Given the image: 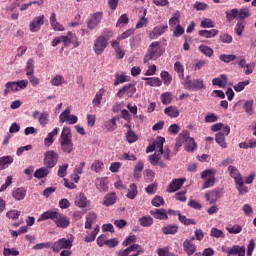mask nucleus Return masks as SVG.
I'll return each instance as SVG.
<instances>
[{
  "instance_id": "obj_1",
  "label": "nucleus",
  "mask_w": 256,
  "mask_h": 256,
  "mask_svg": "<svg viewBox=\"0 0 256 256\" xmlns=\"http://www.w3.org/2000/svg\"><path fill=\"white\" fill-rule=\"evenodd\" d=\"M49 219H51V221L55 223L56 227H59L60 229H67V227L71 225V220H69V217H67L65 214H61L59 209H52L43 212L40 215L38 222L47 221Z\"/></svg>"
},
{
  "instance_id": "obj_2",
  "label": "nucleus",
  "mask_w": 256,
  "mask_h": 256,
  "mask_svg": "<svg viewBox=\"0 0 256 256\" xmlns=\"http://www.w3.org/2000/svg\"><path fill=\"white\" fill-rule=\"evenodd\" d=\"M59 143L63 153H73V135L71 134V128L64 126L59 138Z\"/></svg>"
},
{
  "instance_id": "obj_3",
  "label": "nucleus",
  "mask_w": 256,
  "mask_h": 256,
  "mask_svg": "<svg viewBox=\"0 0 256 256\" xmlns=\"http://www.w3.org/2000/svg\"><path fill=\"white\" fill-rule=\"evenodd\" d=\"M63 43L64 47H69L70 45H73V47L77 48L81 43H79V38H77V35H75L73 32L68 31L65 36H58L55 37L51 45L52 47H57V45H60Z\"/></svg>"
},
{
  "instance_id": "obj_4",
  "label": "nucleus",
  "mask_w": 256,
  "mask_h": 256,
  "mask_svg": "<svg viewBox=\"0 0 256 256\" xmlns=\"http://www.w3.org/2000/svg\"><path fill=\"white\" fill-rule=\"evenodd\" d=\"M157 57H161V42L155 41L152 42L148 48V52L144 56L143 62L149 63L152 59H157Z\"/></svg>"
},
{
  "instance_id": "obj_5",
  "label": "nucleus",
  "mask_w": 256,
  "mask_h": 256,
  "mask_svg": "<svg viewBox=\"0 0 256 256\" xmlns=\"http://www.w3.org/2000/svg\"><path fill=\"white\" fill-rule=\"evenodd\" d=\"M215 175H217V170L213 168L201 173V179H206L202 185V189H209V187H213V185H215Z\"/></svg>"
},
{
  "instance_id": "obj_6",
  "label": "nucleus",
  "mask_w": 256,
  "mask_h": 256,
  "mask_svg": "<svg viewBox=\"0 0 256 256\" xmlns=\"http://www.w3.org/2000/svg\"><path fill=\"white\" fill-rule=\"evenodd\" d=\"M71 247H73V241L67 238H60L56 242H52L53 253H59V251L71 249Z\"/></svg>"
},
{
  "instance_id": "obj_7",
  "label": "nucleus",
  "mask_w": 256,
  "mask_h": 256,
  "mask_svg": "<svg viewBox=\"0 0 256 256\" xmlns=\"http://www.w3.org/2000/svg\"><path fill=\"white\" fill-rule=\"evenodd\" d=\"M58 161H59V154H57V152L50 150L44 154V165L48 169H53V167L57 165Z\"/></svg>"
},
{
  "instance_id": "obj_8",
  "label": "nucleus",
  "mask_w": 256,
  "mask_h": 256,
  "mask_svg": "<svg viewBox=\"0 0 256 256\" xmlns=\"http://www.w3.org/2000/svg\"><path fill=\"white\" fill-rule=\"evenodd\" d=\"M231 133V128L229 126H224V128L219 131L215 136V141L220 145L222 149H227V142L225 137Z\"/></svg>"
},
{
  "instance_id": "obj_9",
  "label": "nucleus",
  "mask_w": 256,
  "mask_h": 256,
  "mask_svg": "<svg viewBox=\"0 0 256 256\" xmlns=\"http://www.w3.org/2000/svg\"><path fill=\"white\" fill-rule=\"evenodd\" d=\"M222 253H227L228 256L238 255L245 256V246L233 245L232 247H221Z\"/></svg>"
},
{
  "instance_id": "obj_10",
  "label": "nucleus",
  "mask_w": 256,
  "mask_h": 256,
  "mask_svg": "<svg viewBox=\"0 0 256 256\" xmlns=\"http://www.w3.org/2000/svg\"><path fill=\"white\" fill-rule=\"evenodd\" d=\"M184 87L188 91H201V89H205V82L202 79L188 80L185 82Z\"/></svg>"
},
{
  "instance_id": "obj_11",
  "label": "nucleus",
  "mask_w": 256,
  "mask_h": 256,
  "mask_svg": "<svg viewBox=\"0 0 256 256\" xmlns=\"http://www.w3.org/2000/svg\"><path fill=\"white\" fill-rule=\"evenodd\" d=\"M107 45H109V42H107V40L104 39L103 36H99L94 41V53H96V55H103V52L105 51V49H107Z\"/></svg>"
},
{
  "instance_id": "obj_12",
  "label": "nucleus",
  "mask_w": 256,
  "mask_h": 256,
  "mask_svg": "<svg viewBox=\"0 0 256 256\" xmlns=\"http://www.w3.org/2000/svg\"><path fill=\"white\" fill-rule=\"evenodd\" d=\"M137 93V88L134 84H126L124 85L119 91L117 92L116 96L119 97V99H123V96L126 95L127 97H133Z\"/></svg>"
},
{
  "instance_id": "obj_13",
  "label": "nucleus",
  "mask_w": 256,
  "mask_h": 256,
  "mask_svg": "<svg viewBox=\"0 0 256 256\" xmlns=\"http://www.w3.org/2000/svg\"><path fill=\"white\" fill-rule=\"evenodd\" d=\"M102 20H103V12H96L92 14L90 19L87 22L88 29L93 31V29H95V27H97V25H99V23H101Z\"/></svg>"
},
{
  "instance_id": "obj_14",
  "label": "nucleus",
  "mask_w": 256,
  "mask_h": 256,
  "mask_svg": "<svg viewBox=\"0 0 256 256\" xmlns=\"http://www.w3.org/2000/svg\"><path fill=\"white\" fill-rule=\"evenodd\" d=\"M185 181H187L186 178L173 179L167 187V193H175V191H179L185 184Z\"/></svg>"
},
{
  "instance_id": "obj_15",
  "label": "nucleus",
  "mask_w": 256,
  "mask_h": 256,
  "mask_svg": "<svg viewBox=\"0 0 256 256\" xmlns=\"http://www.w3.org/2000/svg\"><path fill=\"white\" fill-rule=\"evenodd\" d=\"M167 29H169V26L167 24H160L154 27L152 32H150L149 37L150 39H157L161 37V35L167 33Z\"/></svg>"
},
{
  "instance_id": "obj_16",
  "label": "nucleus",
  "mask_w": 256,
  "mask_h": 256,
  "mask_svg": "<svg viewBox=\"0 0 256 256\" xmlns=\"http://www.w3.org/2000/svg\"><path fill=\"white\" fill-rule=\"evenodd\" d=\"M75 205L80 209H90L91 208V201L87 200V197L83 193H80L75 198Z\"/></svg>"
},
{
  "instance_id": "obj_17",
  "label": "nucleus",
  "mask_w": 256,
  "mask_h": 256,
  "mask_svg": "<svg viewBox=\"0 0 256 256\" xmlns=\"http://www.w3.org/2000/svg\"><path fill=\"white\" fill-rule=\"evenodd\" d=\"M182 133H186V135H184V143H186L185 150L188 152L195 151V149H197V143L195 142V139L189 137V131L187 130H184Z\"/></svg>"
},
{
  "instance_id": "obj_18",
  "label": "nucleus",
  "mask_w": 256,
  "mask_h": 256,
  "mask_svg": "<svg viewBox=\"0 0 256 256\" xmlns=\"http://www.w3.org/2000/svg\"><path fill=\"white\" fill-rule=\"evenodd\" d=\"M45 23V16H37L33 19V21L30 23V31L31 33H37L41 29V26Z\"/></svg>"
},
{
  "instance_id": "obj_19",
  "label": "nucleus",
  "mask_w": 256,
  "mask_h": 256,
  "mask_svg": "<svg viewBox=\"0 0 256 256\" xmlns=\"http://www.w3.org/2000/svg\"><path fill=\"white\" fill-rule=\"evenodd\" d=\"M223 197V191L221 189H214L208 193L205 194V198L209 203H217L218 199H221Z\"/></svg>"
},
{
  "instance_id": "obj_20",
  "label": "nucleus",
  "mask_w": 256,
  "mask_h": 256,
  "mask_svg": "<svg viewBox=\"0 0 256 256\" xmlns=\"http://www.w3.org/2000/svg\"><path fill=\"white\" fill-rule=\"evenodd\" d=\"M150 215L154 216V219H160V221H167V219H169V216L167 215V210L165 209L151 210Z\"/></svg>"
},
{
  "instance_id": "obj_21",
  "label": "nucleus",
  "mask_w": 256,
  "mask_h": 256,
  "mask_svg": "<svg viewBox=\"0 0 256 256\" xmlns=\"http://www.w3.org/2000/svg\"><path fill=\"white\" fill-rule=\"evenodd\" d=\"M124 127H126L127 132H126V141L128 143H135L137 142V140L139 139V136H137V134H135V131H133V129H131V125L129 124H125Z\"/></svg>"
},
{
  "instance_id": "obj_22",
  "label": "nucleus",
  "mask_w": 256,
  "mask_h": 256,
  "mask_svg": "<svg viewBox=\"0 0 256 256\" xmlns=\"http://www.w3.org/2000/svg\"><path fill=\"white\" fill-rule=\"evenodd\" d=\"M183 249L188 256H191L197 251V246L191 240H185L183 242Z\"/></svg>"
},
{
  "instance_id": "obj_23",
  "label": "nucleus",
  "mask_w": 256,
  "mask_h": 256,
  "mask_svg": "<svg viewBox=\"0 0 256 256\" xmlns=\"http://www.w3.org/2000/svg\"><path fill=\"white\" fill-rule=\"evenodd\" d=\"M27 195V190L23 187L16 188L12 191V197L15 201H23Z\"/></svg>"
},
{
  "instance_id": "obj_24",
  "label": "nucleus",
  "mask_w": 256,
  "mask_h": 256,
  "mask_svg": "<svg viewBox=\"0 0 256 256\" xmlns=\"http://www.w3.org/2000/svg\"><path fill=\"white\" fill-rule=\"evenodd\" d=\"M142 81H146L145 85H148L149 87H161V85H163V81H161L159 77H142Z\"/></svg>"
},
{
  "instance_id": "obj_25",
  "label": "nucleus",
  "mask_w": 256,
  "mask_h": 256,
  "mask_svg": "<svg viewBox=\"0 0 256 256\" xmlns=\"http://www.w3.org/2000/svg\"><path fill=\"white\" fill-rule=\"evenodd\" d=\"M59 135V128H54L52 132L48 133L47 137L44 139V145L46 147H51L55 143V136Z\"/></svg>"
},
{
  "instance_id": "obj_26",
  "label": "nucleus",
  "mask_w": 256,
  "mask_h": 256,
  "mask_svg": "<svg viewBox=\"0 0 256 256\" xmlns=\"http://www.w3.org/2000/svg\"><path fill=\"white\" fill-rule=\"evenodd\" d=\"M179 231V226L176 224H168L162 228L164 235H175Z\"/></svg>"
},
{
  "instance_id": "obj_27",
  "label": "nucleus",
  "mask_w": 256,
  "mask_h": 256,
  "mask_svg": "<svg viewBox=\"0 0 256 256\" xmlns=\"http://www.w3.org/2000/svg\"><path fill=\"white\" fill-rule=\"evenodd\" d=\"M236 189L239 192V195H245V193H249V188L245 186V180L243 178L238 179L236 182Z\"/></svg>"
},
{
  "instance_id": "obj_28",
  "label": "nucleus",
  "mask_w": 256,
  "mask_h": 256,
  "mask_svg": "<svg viewBox=\"0 0 256 256\" xmlns=\"http://www.w3.org/2000/svg\"><path fill=\"white\" fill-rule=\"evenodd\" d=\"M97 222V214L95 212H90L86 216L85 229H91L93 227V223Z\"/></svg>"
},
{
  "instance_id": "obj_29",
  "label": "nucleus",
  "mask_w": 256,
  "mask_h": 256,
  "mask_svg": "<svg viewBox=\"0 0 256 256\" xmlns=\"http://www.w3.org/2000/svg\"><path fill=\"white\" fill-rule=\"evenodd\" d=\"M212 85H217L218 87H220L222 89L225 88L227 85V75L222 74V75H220V77L214 78L212 80Z\"/></svg>"
},
{
  "instance_id": "obj_30",
  "label": "nucleus",
  "mask_w": 256,
  "mask_h": 256,
  "mask_svg": "<svg viewBox=\"0 0 256 256\" xmlns=\"http://www.w3.org/2000/svg\"><path fill=\"white\" fill-rule=\"evenodd\" d=\"M96 187L97 189H99V191H104V193H107V191H109V186L107 185V178H97Z\"/></svg>"
},
{
  "instance_id": "obj_31",
  "label": "nucleus",
  "mask_w": 256,
  "mask_h": 256,
  "mask_svg": "<svg viewBox=\"0 0 256 256\" xmlns=\"http://www.w3.org/2000/svg\"><path fill=\"white\" fill-rule=\"evenodd\" d=\"M49 173H51L50 168H47V166L41 167L35 171L34 177L36 179H44V177H47V175H49Z\"/></svg>"
},
{
  "instance_id": "obj_32",
  "label": "nucleus",
  "mask_w": 256,
  "mask_h": 256,
  "mask_svg": "<svg viewBox=\"0 0 256 256\" xmlns=\"http://www.w3.org/2000/svg\"><path fill=\"white\" fill-rule=\"evenodd\" d=\"M26 77H29V75H34L35 74V60L33 58H29L28 61L26 62Z\"/></svg>"
},
{
  "instance_id": "obj_33",
  "label": "nucleus",
  "mask_w": 256,
  "mask_h": 256,
  "mask_svg": "<svg viewBox=\"0 0 256 256\" xmlns=\"http://www.w3.org/2000/svg\"><path fill=\"white\" fill-rule=\"evenodd\" d=\"M138 223H140L141 227H151L154 223V220L150 215H145L139 218Z\"/></svg>"
},
{
  "instance_id": "obj_34",
  "label": "nucleus",
  "mask_w": 256,
  "mask_h": 256,
  "mask_svg": "<svg viewBox=\"0 0 256 256\" xmlns=\"http://www.w3.org/2000/svg\"><path fill=\"white\" fill-rule=\"evenodd\" d=\"M164 113L171 119H175L179 115V109L176 106H169L164 109Z\"/></svg>"
},
{
  "instance_id": "obj_35",
  "label": "nucleus",
  "mask_w": 256,
  "mask_h": 256,
  "mask_svg": "<svg viewBox=\"0 0 256 256\" xmlns=\"http://www.w3.org/2000/svg\"><path fill=\"white\" fill-rule=\"evenodd\" d=\"M13 163V157L11 156H2L0 157V171L7 169Z\"/></svg>"
},
{
  "instance_id": "obj_36",
  "label": "nucleus",
  "mask_w": 256,
  "mask_h": 256,
  "mask_svg": "<svg viewBox=\"0 0 256 256\" xmlns=\"http://www.w3.org/2000/svg\"><path fill=\"white\" fill-rule=\"evenodd\" d=\"M179 23H181V12L176 11L169 20V26L175 28L180 25Z\"/></svg>"
},
{
  "instance_id": "obj_37",
  "label": "nucleus",
  "mask_w": 256,
  "mask_h": 256,
  "mask_svg": "<svg viewBox=\"0 0 256 256\" xmlns=\"http://www.w3.org/2000/svg\"><path fill=\"white\" fill-rule=\"evenodd\" d=\"M219 34V30L212 29V30H200L199 35L200 37H205L206 39H211Z\"/></svg>"
},
{
  "instance_id": "obj_38",
  "label": "nucleus",
  "mask_w": 256,
  "mask_h": 256,
  "mask_svg": "<svg viewBox=\"0 0 256 256\" xmlns=\"http://www.w3.org/2000/svg\"><path fill=\"white\" fill-rule=\"evenodd\" d=\"M38 123L41 127H47V125L49 124V112L44 111L40 113L38 117Z\"/></svg>"
},
{
  "instance_id": "obj_39",
  "label": "nucleus",
  "mask_w": 256,
  "mask_h": 256,
  "mask_svg": "<svg viewBox=\"0 0 256 256\" xmlns=\"http://www.w3.org/2000/svg\"><path fill=\"white\" fill-rule=\"evenodd\" d=\"M228 172L230 177L234 179L236 182L238 179H243V176H241V173H239V169H237L235 166H228Z\"/></svg>"
},
{
  "instance_id": "obj_40",
  "label": "nucleus",
  "mask_w": 256,
  "mask_h": 256,
  "mask_svg": "<svg viewBox=\"0 0 256 256\" xmlns=\"http://www.w3.org/2000/svg\"><path fill=\"white\" fill-rule=\"evenodd\" d=\"M17 92L19 91V88H17V82H8L5 84V90H4V96L7 97L9 93Z\"/></svg>"
},
{
  "instance_id": "obj_41",
  "label": "nucleus",
  "mask_w": 256,
  "mask_h": 256,
  "mask_svg": "<svg viewBox=\"0 0 256 256\" xmlns=\"http://www.w3.org/2000/svg\"><path fill=\"white\" fill-rule=\"evenodd\" d=\"M115 201H117V196L115 193H109L105 196L103 205L106 207H111V205H115Z\"/></svg>"
},
{
  "instance_id": "obj_42",
  "label": "nucleus",
  "mask_w": 256,
  "mask_h": 256,
  "mask_svg": "<svg viewBox=\"0 0 256 256\" xmlns=\"http://www.w3.org/2000/svg\"><path fill=\"white\" fill-rule=\"evenodd\" d=\"M103 95H105V89L101 88L95 95L92 103L94 107H99L101 105V101H103Z\"/></svg>"
},
{
  "instance_id": "obj_43",
  "label": "nucleus",
  "mask_w": 256,
  "mask_h": 256,
  "mask_svg": "<svg viewBox=\"0 0 256 256\" xmlns=\"http://www.w3.org/2000/svg\"><path fill=\"white\" fill-rule=\"evenodd\" d=\"M185 135H187V132L179 134L176 145L174 147V155H177V153L179 152V148H181L183 146V143H185Z\"/></svg>"
},
{
  "instance_id": "obj_44",
  "label": "nucleus",
  "mask_w": 256,
  "mask_h": 256,
  "mask_svg": "<svg viewBox=\"0 0 256 256\" xmlns=\"http://www.w3.org/2000/svg\"><path fill=\"white\" fill-rule=\"evenodd\" d=\"M178 220L180 221V223H182V225H197L195 219H189L187 218V216L181 215V212H178Z\"/></svg>"
},
{
  "instance_id": "obj_45",
  "label": "nucleus",
  "mask_w": 256,
  "mask_h": 256,
  "mask_svg": "<svg viewBox=\"0 0 256 256\" xmlns=\"http://www.w3.org/2000/svg\"><path fill=\"white\" fill-rule=\"evenodd\" d=\"M139 195V191L137 190V184H131L130 188L128 190V193L126 195V197L128 199H135V197Z\"/></svg>"
},
{
  "instance_id": "obj_46",
  "label": "nucleus",
  "mask_w": 256,
  "mask_h": 256,
  "mask_svg": "<svg viewBox=\"0 0 256 256\" xmlns=\"http://www.w3.org/2000/svg\"><path fill=\"white\" fill-rule=\"evenodd\" d=\"M250 16L251 13L249 12V8H242L240 10H237L238 21H243V19H247V17Z\"/></svg>"
},
{
  "instance_id": "obj_47",
  "label": "nucleus",
  "mask_w": 256,
  "mask_h": 256,
  "mask_svg": "<svg viewBox=\"0 0 256 256\" xmlns=\"http://www.w3.org/2000/svg\"><path fill=\"white\" fill-rule=\"evenodd\" d=\"M104 166L105 164H103V161L95 160L91 165V170L95 171V173H101V171H103Z\"/></svg>"
},
{
  "instance_id": "obj_48",
  "label": "nucleus",
  "mask_w": 256,
  "mask_h": 256,
  "mask_svg": "<svg viewBox=\"0 0 256 256\" xmlns=\"http://www.w3.org/2000/svg\"><path fill=\"white\" fill-rule=\"evenodd\" d=\"M174 71L178 73V76L180 77V79H183V77H185V68L183 67V64H181V62L179 61L175 62Z\"/></svg>"
},
{
  "instance_id": "obj_49",
  "label": "nucleus",
  "mask_w": 256,
  "mask_h": 256,
  "mask_svg": "<svg viewBox=\"0 0 256 256\" xmlns=\"http://www.w3.org/2000/svg\"><path fill=\"white\" fill-rule=\"evenodd\" d=\"M165 143V138L158 137L154 142L156 151H158L159 155H163V144Z\"/></svg>"
},
{
  "instance_id": "obj_50",
  "label": "nucleus",
  "mask_w": 256,
  "mask_h": 256,
  "mask_svg": "<svg viewBox=\"0 0 256 256\" xmlns=\"http://www.w3.org/2000/svg\"><path fill=\"white\" fill-rule=\"evenodd\" d=\"M104 127L108 130V131H115V129H117V119L112 118L108 121H106L104 123Z\"/></svg>"
},
{
  "instance_id": "obj_51",
  "label": "nucleus",
  "mask_w": 256,
  "mask_h": 256,
  "mask_svg": "<svg viewBox=\"0 0 256 256\" xmlns=\"http://www.w3.org/2000/svg\"><path fill=\"white\" fill-rule=\"evenodd\" d=\"M52 245H53V242H42V243L35 244L32 249L34 251H41V249H50V247L52 248Z\"/></svg>"
},
{
  "instance_id": "obj_52",
  "label": "nucleus",
  "mask_w": 256,
  "mask_h": 256,
  "mask_svg": "<svg viewBox=\"0 0 256 256\" xmlns=\"http://www.w3.org/2000/svg\"><path fill=\"white\" fill-rule=\"evenodd\" d=\"M160 99H161L163 105H169L173 101L171 92H165V93L161 94Z\"/></svg>"
},
{
  "instance_id": "obj_53",
  "label": "nucleus",
  "mask_w": 256,
  "mask_h": 256,
  "mask_svg": "<svg viewBox=\"0 0 256 256\" xmlns=\"http://www.w3.org/2000/svg\"><path fill=\"white\" fill-rule=\"evenodd\" d=\"M226 229H227L228 233H231L232 235H237L243 231V227H241V225H239V224H235L233 226L230 225Z\"/></svg>"
},
{
  "instance_id": "obj_54",
  "label": "nucleus",
  "mask_w": 256,
  "mask_h": 256,
  "mask_svg": "<svg viewBox=\"0 0 256 256\" xmlns=\"http://www.w3.org/2000/svg\"><path fill=\"white\" fill-rule=\"evenodd\" d=\"M198 49H199L200 53H203V55H205L206 57H213L214 52L211 47L205 46V45H200Z\"/></svg>"
},
{
  "instance_id": "obj_55",
  "label": "nucleus",
  "mask_w": 256,
  "mask_h": 256,
  "mask_svg": "<svg viewBox=\"0 0 256 256\" xmlns=\"http://www.w3.org/2000/svg\"><path fill=\"white\" fill-rule=\"evenodd\" d=\"M63 83H66L65 82V78L61 75H56L54 78H52L51 80V84L54 86V87H61V85H63Z\"/></svg>"
},
{
  "instance_id": "obj_56",
  "label": "nucleus",
  "mask_w": 256,
  "mask_h": 256,
  "mask_svg": "<svg viewBox=\"0 0 256 256\" xmlns=\"http://www.w3.org/2000/svg\"><path fill=\"white\" fill-rule=\"evenodd\" d=\"M219 59L223 63H231V62L235 61V59H237V56H235L233 54H221L219 56Z\"/></svg>"
},
{
  "instance_id": "obj_57",
  "label": "nucleus",
  "mask_w": 256,
  "mask_h": 256,
  "mask_svg": "<svg viewBox=\"0 0 256 256\" xmlns=\"http://www.w3.org/2000/svg\"><path fill=\"white\" fill-rule=\"evenodd\" d=\"M160 77L163 80L164 85H171V81H173V78L171 77V74L167 71H162L160 73Z\"/></svg>"
},
{
  "instance_id": "obj_58",
  "label": "nucleus",
  "mask_w": 256,
  "mask_h": 256,
  "mask_svg": "<svg viewBox=\"0 0 256 256\" xmlns=\"http://www.w3.org/2000/svg\"><path fill=\"white\" fill-rule=\"evenodd\" d=\"M210 235L216 239H225V233H223V230H219L217 228H212Z\"/></svg>"
},
{
  "instance_id": "obj_59",
  "label": "nucleus",
  "mask_w": 256,
  "mask_h": 256,
  "mask_svg": "<svg viewBox=\"0 0 256 256\" xmlns=\"http://www.w3.org/2000/svg\"><path fill=\"white\" fill-rule=\"evenodd\" d=\"M71 116V110L69 108L65 109L59 116L60 123H65L69 120V117Z\"/></svg>"
},
{
  "instance_id": "obj_60",
  "label": "nucleus",
  "mask_w": 256,
  "mask_h": 256,
  "mask_svg": "<svg viewBox=\"0 0 256 256\" xmlns=\"http://www.w3.org/2000/svg\"><path fill=\"white\" fill-rule=\"evenodd\" d=\"M243 109L247 115H253V100L246 101Z\"/></svg>"
},
{
  "instance_id": "obj_61",
  "label": "nucleus",
  "mask_w": 256,
  "mask_h": 256,
  "mask_svg": "<svg viewBox=\"0 0 256 256\" xmlns=\"http://www.w3.org/2000/svg\"><path fill=\"white\" fill-rule=\"evenodd\" d=\"M151 204L153 207H161L162 205H165V200L161 196H155L152 199Z\"/></svg>"
},
{
  "instance_id": "obj_62",
  "label": "nucleus",
  "mask_w": 256,
  "mask_h": 256,
  "mask_svg": "<svg viewBox=\"0 0 256 256\" xmlns=\"http://www.w3.org/2000/svg\"><path fill=\"white\" fill-rule=\"evenodd\" d=\"M20 216H21V211H18V210H10L6 213V217H8V219H13V221H16V219H19Z\"/></svg>"
},
{
  "instance_id": "obj_63",
  "label": "nucleus",
  "mask_w": 256,
  "mask_h": 256,
  "mask_svg": "<svg viewBox=\"0 0 256 256\" xmlns=\"http://www.w3.org/2000/svg\"><path fill=\"white\" fill-rule=\"evenodd\" d=\"M219 39L221 41V43H233V36L227 34V33H222L219 36Z\"/></svg>"
},
{
  "instance_id": "obj_64",
  "label": "nucleus",
  "mask_w": 256,
  "mask_h": 256,
  "mask_svg": "<svg viewBox=\"0 0 256 256\" xmlns=\"http://www.w3.org/2000/svg\"><path fill=\"white\" fill-rule=\"evenodd\" d=\"M4 256H19V250H16L15 248H4L3 250Z\"/></svg>"
}]
</instances>
